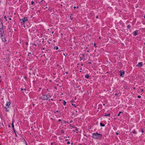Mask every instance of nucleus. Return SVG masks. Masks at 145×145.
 <instances>
[{"label":"nucleus","instance_id":"nucleus-40","mask_svg":"<svg viewBox=\"0 0 145 145\" xmlns=\"http://www.w3.org/2000/svg\"><path fill=\"white\" fill-rule=\"evenodd\" d=\"M5 27H4V29H5Z\"/></svg>","mask_w":145,"mask_h":145},{"label":"nucleus","instance_id":"nucleus-43","mask_svg":"<svg viewBox=\"0 0 145 145\" xmlns=\"http://www.w3.org/2000/svg\"><path fill=\"white\" fill-rule=\"evenodd\" d=\"M47 90H48V89H47Z\"/></svg>","mask_w":145,"mask_h":145},{"label":"nucleus","instance_id":"nucleus-26","mask_svg":"<svg viewBox=\"0 0 145 145\" xmlns=\"http://www.w3.org/2000/svg\"><path fill=\"white\" fill-rule=\"evenodd\" d=\"M82 55L83 56V57H84V54H82Z\"/></svg>","mask_w":145,"mask_h":145},{"label":"nucleus","instance_id":"nucleus-19","mask_svg":"<svg viewBox=\"0 0 145 145\" xmlns=\"http://www.w3.org/2000/svg\"><path fill=\"white\" fill-rule=\"evenodd\" d=\"M4 18L6 19V20H7V19H6L7 17H6V16H4Z\"/></svg>","mask_w":145,"mask_h":145},{"label":"nucleus","instance_id":"nucleus-3","mask_svg":"<svg viewBox=\"0 0 145 145\" xmlns=\"http://www.w3.org/2000/svg\"><path fill=\"white\" fill-rule=\"evenodd\" d=\"M27 21V18L26 17H25L24 18L20 20V22L21 24H23L25 22Z\"/></svg>","mask_w":145,"mask_h":145},{"label":"nucleus","instance_id":"nucleus-30","mask_svg":"<svg viewBox=\"0 0 145 145\" xmlns=\"http://www.w3.org/2000/svg\"><path fill=\"white\" fill-rule=\"evenodd\" d=\"M95 45H96L94 43V46H95Z\"/></svg>","mask_w":145,"mask_h":145},{"label":"nucleus","instance_id":"nucleus-36","mask_svg":"<svg viewBox=\"0 0 145 145\" xmlns=\"http://www.w3.org/2000/svg\"><path fill=\"white\" fill-rule=\"evenodd\" d=\"M59 121H61V120H60V119L59 120Z\"/></svg>","mask_w":145,"mask_h":145},{"label":"nucleus","instance_id":"nucleus-37","mask_svg":"<svg viewBox=\"0 0 145 145\" xmlns=\"http://www.w3.org/2000/svg\"><path fill=\"white\" fill-rule=\"evenodd\" d=\"M99 39H100V38H101V37H99Z\"/></svg>","mask_w":145,"mask_h":145},{"label":"nucleus","instance_id":"nucleus-32","mask_svg":"<svg viewBox=\"0 0 145 145\" xmlns=\"http://www.w3.org/2000/svg\"><path fill=\"white\" fill-rule=\"evenodd\" d=\"M76 8V7H74V8Z\"/></svg>","mask_w":145,"mask_h":145},{"label":"nucleus","instance_id":"nucleus-4","mask_svg":"<svg viewBox=\"0 0 145 145\" xmlns=\"http://www.w3.org/2000/svg\"><path fill=\"white\" fill-rule=\"evenodd\" d=\"M3 28V24L2 23L1 21H0V29H1V32H3V29H2V28Z\"/></svg>","mask_w":145,"mask_h":145},{"label":"nucleus","instance_id":"nucleus-16","mask_svg":"<svg viewBox=\"0 0 145 145\" xmlns=\"http://www.w3.org/2000/svg\"><path fill=\"white\" fill-rule=\"evenodd\" d=\"M61 133H64V131L63 130H61Z\"/></svg>","mask_w":145,"mask_h":145},{"label":"nucleus","instance_id":"nucleus-18","mask_svg":"<svg viewBox=\"0 0 145 145\" xmlns=\"http://www.w3.org/2000/svg\"><path fill=\"white\" fill-rule=\"evenodd\" d=\"M55 48L56 50H57L58 49V47L56 46V47Z\"/></svg>","mask_w":145,"mask_h":145},{"label":"nucleus","instance_id":"nucleus-7","mask_svg":"<svg viewBox=\"0 0 145 145\" xmlns=\"http://www.w3.org/2000/svg\"><path fill=\"white\" fill-rule=\"evenodd\" d=\"M133 34L134 35L136 36L138 34V31L137 30H136L135 31L133 32Z\"/></svg>","mask_w":145,"mask_h":145},{"label":"nucleus","instance_id":"nucleus-41","mask_svg":"<svg viewBox=\"0 0 145 145\" xmlns=\"http://www.w3.org/2000/svg\"><path fill=\"white\" fill-rule=\"evenodd\" d=\"M1 77V76H0V78Z\"/></svg>","mask_w":145,"mask_h":145},{"label":"nucleus","instance_id":"nucleus-33","mask_svg":"<svg viewBox=\"0 0 145 145\" xmlns=\"http://www.w3.org/2000/svg\"><path fill=\"white\" fill-rule=\"evenodd\" d=\"M43 1V0H41L40 2H42Z\"/></svg>","mask_w":145,"mask_h":145},{"label":"nucleus","instance_id":"nucleus-2","mask_svg":"<svg viewBox=\"0 0 145 145\" xmlns=\"http://www.w3.org/2000/svg\"><path fill=\"white\" fill-rule=\"evenodd\" d=\"M49 97L50 95L48 94L47 95H44L41 97V98L44 100H47L49 98Z\"/></svg>","mask_w":145,"mask_h":145},{"label":"nucleus","instance_id":"nucleus-29","mask_svg":"<svg viewBox=\"0 0 145 145\" xmlns=\"http://www.w3.org/2000/svg\"><path fill=\"white\" fill-rule=\"evenodd\" d=\"M23 90V88H21V91H22Z\"/></svg>","mask_w":145,"mask_h":145},{"label":"nucleus","instance_id":"nucleus-24","mask_svg":"<svg viewBox=\"0 0 145 145\" xmlns=\"http://www.w3.org/2000/svg\"><path fill=\"white\" fill-rule=\"evenodd\" d=\"M141 92H143V89H141Z\"/></svg>","mask_w":145,"mask_h":145},{"label":"nucleus","instance_id":"nucleus-28","mask_svg":"<svg viewBox=\"0 0 145 145\" xmlns=\"http://www.w3.org/2000/svg\"><path fill=\"white\" fill-rule=\"evenodd\" d=\"M96 18H98L99 17L98 16H97L96 17Z\"/></svg>","mask_w":145,"mask_h":145},{"label":"nucleus","instance_id":"nucleus-25","mask_svg":"<svg viewBox=\"0 0 145 145\" xmlns=\"http://www.w3.org/2000/svg\"><path fill=\"white\" fill-rule=\"evenodd\" d=\"M72 105H73V106H74L75 107H76V106H75L74 105V104H72Z\"/></svg>","mask_w":145,"mask_h":145},{"label":"nucleus","instance_id":"nucleus-5","mask_svg":"<svg viewBox=\"0 0 145 145\" xmlns=\"http://www.w3.org/2000/svg\"><path fill=\"white\" fill-rule=\"evenodd\" d=\"M3 33V32H2V33L1 32V39H2L3 41L5 42L6 40L5 38V36H3L2 34V33Z\"/></svg>","mask_w":145,"mask_h":145},{"label":"nucleus","instance_id":"nucleus-20","mask_svg":"<svg viewBox=\"0 0 145 145\" xmlns=\"http://www.w3.org/2000/svg\"><path fill=\"white\" fill-rule=\"evenodd\" d=\"M31 3L32 5H33L34 3V2L33 1H31Z\"/></svg>","mask_w":145,"mask_h":145},{"label":"nucleus","instance_id":"nucleus-39","mask_svg":"<svg viewBox=\"0 0 145 145\" xmlns=\"http://www.w3.org/2000/svg\"><path fill=\"white\" fill-rule=\"evenodd\" d=\"M117 95V94H115V95Z\"/></svg>","mask_w":145,"mask_h":145},{"label":"nucleus","instance_id":"nucleus-12","mask_svg":"<svg viewBox=\"0 0 145 145\" xmlns=\"http://www.w3.org/2000/svg\"><path fill=\"white\" fill-rule=\"evenodd\" d=\"M100 124L101 126L104 127L105 126V125L104 124L102 123H100Z\"/></svg>","mask_w":145,"mask_h":145},{"label":"nucleus","instance_id":"nucleus-13","mask_svg":"<svg viewBox=\"0 0 145 145\" xmlns=\"http://www.w3.org/2000/svg\"><path fill=\"white\" fill-rule=\"evenodd\" d=\"M12 127L13 128V129L14 130V131H14V124L12 122Z\"/></svg>","mask_w":145,"mask_h":145},{"label":"nucleus","instance_id":"nucleus-14","mask_svg":"<svg viewBox=\"0 0 145 145\" xmlns=\"http://www.w3.org/2000/svg\"><path fill=\"white\" fill-rule=\"evenodd\" d=\"M132 133L134 134H136V132L135 131V130H134L133 131Z\"/></svg>","mask_w":145,"mask_h":145},{"label":"nucleus","instance_id":"nucleus-34","mask_svg":"<svg viewBox=\"0 0 145 145\" xmlns=\"http://www.w3.org/2000/svg\"><path fill=\"white\" fill-rule=\"evenodd\" d=\"M34 105H34V104H33V106H34Z\"/></svg>","mask_w":145,"mask_h":145},{"label":"nucleus","instance_id":"nucleus-8","mask_svg":"<svg viewBox=\"0 0 145 145\" xmlns=\"http://www.w3.org/2000/svg\"><path fill=\"white\" fill-rule=\"evenodd\" d=\"M142 65V62H140L137 65V67H139L140 66H141Z\"/></svg>","mask_w":145,"mask_h":145},{"label":"nucleus","instance_id":"nucleus-9","mask_svg":"<svg viewBox=\"0 0 145 145\" xmlns=\"http://www.w3.org/2000/svg\"><path fill=\"white\" fill-rule=\"evenodd\" d=\"M10 102H7L6 104V106H8H8L10 105Z\"/></svg>","mask_w":145,"mask_h":145},{"label":"nucleus","instance_id":"nucleus-23","mask_svg":"<svg viewBox=\"0 0 145 145\" xmlns=\"http://www.w3.org/2000/svg\"><path fill=\"white\" fill-rule=\"evenodd\" d=\"M141 97V96H138V98H140Z\"/></svg>","mask_w":145,"mask_h":145},{"label":"nucleus","instance_id":"nucleus-42","mask_svg":"<svg viewBox=\"0 0 145 145\" xmlns=\"http://www.w3.org/2000/svg\"><path fill=\"white\" fill-rule=\"evenodd\" d=\"M77 8H78V7H77Z\"/></svg>","mask_w":145,"mask_h":145},{"label":"nucleus","instance_id":"nucleus-31","mask_svg":"<svg viewBox=\"0 0 145 145\" xmlns=\"http://www.w3.org/2000/svg\"><path fill=\"white\" fill-rule=\"evenodd\" d=\"M142 133H143L144 131H143V130H142Z\"/></svg>","mask_w":145,"mask_h":145},{"label":"nucleus","instance_id":"nucleus-17","mask_svg":"<svg viewBox=\"0 0 145 145\" xmlns=\"http://www.w3.org/2000/svg\"><path fill=\"white\" fill-rule=\"evenodd\" d=\"M121 113V112H120L119 113V114L118 115V116H119L120 115V114Z\"/></svg>","mask_w":145,"mask_h":145},{"label":"nucleus","instance_id":"nucleus-1","mask_svg":"<svg viewBox=\"0 0 145 145\" xmlns=\"http://www.w3.org/2000/svg\"><path fill=\"white\" fill-rule=\"evenodd\" d=\"M102 136V134H99L97 133H94L93 134V137L95 139H100Z\"/></svg>","mask_w":145,"mask_h":145},{"label":"nucleus","instance_id":"nucleus-27","mask_svg":"<svg viewBox=\"0 0 145 145\" xmlns=\"http://www.w3.org/2000/svg\"><path fill=\"white\" fill-rule=\"evenodd\" d=\"M70 142H67V144H70Z\"/></svg>","mask_w":145,"mask_h":145},{"label":"nucleus","instance_id":"nucleus-10","mask_svg":"<svg viewBox=\"0 0 145 145\" xmlns=\"http://www.w3.org/2000/svg\"><path fill=\"white\" fill-rule=\"evenodd\" d=\"M110 115V114L109 113V114H106V113H104V116H109Z\"/></svg>","mask_w":145,"mask_h":145},{"label":"nucleus","instance_id":"nucleus-6","mask_svg":"<svg viewBox=\"0 0 145 145\" xmlns=\"http://www.w3.org/2000/svg\"><path fill=\"white\" fill-rule=\"evenodd\" d=\"M124 74V72L123 71H120V76L121 77H123V75Z\"/></svg>","mask_w":145,"mask_h":145},{"label":"nucleus","instance_id":"nucleus-15","mask_svg":"<svg viewBox=\"0 0 145 145\" xmlns=\"http://www.w3.org/2000/svg\"><path fill=\"white\" fill-rule=\"evenodd\" d=\"M66 102L65 101H64L63 105H66Z\"/></svg>","mask_w":145,"mask_h":145},{"label":"nucleus","instance_id":"nucleus-11","mask_svg":"<svg viewBox=\"0 0 145 145\" xmlns=\"http://www.w3.org/2000/svg\"><path fill=\"white\" fill-rule=\"evenodd\" d=\"M85 78L87 79H88L89 77V76L88 74H87L85 76Z\"/></svg>","mask_w":145,"mask_h":145},{"label":"nucleus","instance_id":"nucleus-21","mask_svg":"<svg viewBox=\"0 0 145 145\" xmlns=\"http://www.w3.org/2000/svg\"><path fill=\"white\" fill-rule=\"evenodd\" d=\"M119 132H118V131H117L116 132V135H118L119 134Z\"/></svg>","mask_w":145,"mask_h":145},{"label":"nucleus","instance_id":"nucleus-35","mask_svg":"<svg viewBox=\"0 0 145 145\" xmlns=\"http://www.w3.org/2000/svg\"><path fill=\"white\" fill-rule=\"evenodd\" d=\"M9 20H11V18H9Z\"/></svg>","mask_w":145,"mask_h":145},{"label":"nucleus","instance_id":"nucleus-22","mask_svg":"<svg viewBox=\"0 0 145 145\" xmlns=\"http://www.w3.org/2000/svg\"><path fill=\"white\" fill-rule=\"evenodd\" d=\"M130 26L129 25H128L127 26V27L129 28H130Z\"/></svg>","mask_w":145,"mask_h":145},{"label":"nucleus","instance_id":"nucleus-38","mask_svg":"<svg viewBox=\"0 0 145 145\" xmlns=\"http://www.w3.org/2000/svg\"><path fill=\"white\" fill-rule=\"evenodd\" d=\"M144 18H145V15H144Z\"/></svg>","mask_w":145,"mask_h":145}]
</instances>
